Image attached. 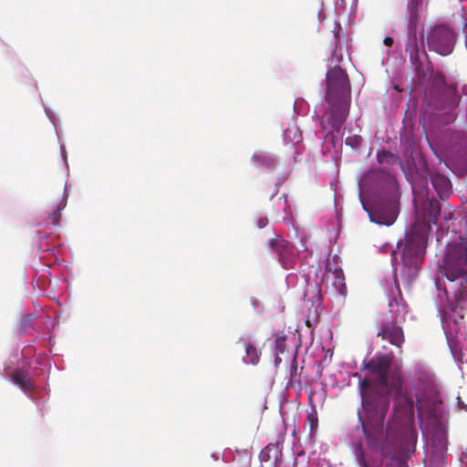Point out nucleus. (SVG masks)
<instances>
[{
    "label": "nucleus",
    "instance_id": "f257e3e1",
    "mask_svg": "<svg viewBox=\"0 0 467 467\" xmlns=\"http://www.w3.org/2000/svg\"><path fill=\"white\" fill-rule=\"evenodd\" d=\"M441 273L451 283H457L454 289L455 311L463 317L467 309V239L460 236L458 241L447 244Z\"/></svg>",
    "mask_w": 467,
    "mask_h": 467
},
{
    "label": "nucleus",
    "instance_id": "f03ea898",
    "mask_svg": "<svg viewBox=\"0 0 467 467\" xmlns=\"http://www.w3.org/2000/svg\"><path fill=\"white\" fill-rule=\"evenodd\" d=\"M426 246V234L416 231L407 233L404 240L398 242V249H401L400 276L409 284L417 277L420 270Z\"/></svg>",
    "mask_w": 467,
    "mask_h": 467
},
{
    "label": "nucleus",
    "instance_id": "7ed1b4c3",
    "mask_svg": "<svg viewBox=\"0 0 467 467\" xmlns=\"http://www.w3.org/2000/svg\"><path fill=\"white\" fill-rule=\"evenodd\" d=\"M400 211V192L395 181L380 192L373 206L368 210L371 222L389 226L397 220Z\"/></svg>",
    "mask_w": 467,
    "mask_h": 467
},
{
    "label": "nucleus",
    "instance_id": "20e7f679",
    "mask_svg": "<svg viewBox=\"0 0 467 467\" xmlns=\"http://www.w3.org/2000/svg\"><path fill=\"white\" fill-rule=\"evenodd\" d=\"M425 98L430 107L443 110L447 114L455 109L459 100L455 87L448 85L441 73L432 76L431 87L426 91Z\"/></svg>",
    "mask_w": 467,
    "mask_h": 467
},
{
    "label": "nucleus",
    "instance_id": "39448f33",
    "mask_svg": "<svg viewBox=\"0 0 467 467\" xmlns=\"http://www.w3.org/2000/svg\"><path fill=\"white\" fill-rule=\"evenodd\" d=\"M326 101H350V82L345 70L339 66L330 68L326 75Z\"/></svg>",
    "mask_w": 467,
    "mask_h": 467
},
{
    "label": "nucleus",
    "instance_id": "423d86ee",
    "mask_svg": "<svg viewBox=\"0 0 467 467\" xmlns=\"http://www.w3.org/2000/svg\"><path fill=\"white\" fill-rule=\"evenodd\" d=\"M328 108L320 119V128L328 133L339 132L349 112L348 100L327 101Z\"/></svg>",
    "mask_w": 467,
    "mask_h": 467
},
{
    "label": "nucleus",
    "instance_id": "0eeeda50",
    "mask_svg": "<svg viewBox=\"0 0 467 467\" xmlns=\"http://www.w3.org/2000/svg\"><path fill=\"white\" fill-rule=\"evenodd\" d=\"M455 41L454 32L443 25L435 26L427 32L429 48L441 56H447L452 52Z\"/></svg>",
    "mask_w": 467,
    "mask_h": 467
},
{
    "label": "nucleus",
    "instance_id": "6e6552de",
    "mask_svg": "<svg viewBox=\"0 0 467 467\" xmlns=\"http://www.w3.org/2000/svg\"><path fill=\"white\" fill-rule=\"evenodd\" d=\"M425 199L420 203V196L414 198L417 222L427 226L431 230V224H437L441 215V204L433 197L430 196L429 189H426Z\"/></svg>",
    "mask_w": 467,
    "mask_h": 467
},
{
    "label": "nucleus",
    "instance_id": "1a4fd4ad",
    "mask_svg": "<svg viewBox=\"0 0 467 467\" xmlns=\"http://www.w3.org/2000/svg\"><path fill=\"white\" fill-rule=\"evenodd\" d=\"M409 450L403 446V439L401 437L393 438L387 435V439L381 447V456L387 466L390 467H408L404 459Z\"/></svg>",
    "mask_w": 467,
    "mask_h": 467
},
{
    "label": "nucleus",
    "instance_id": "9d476101",
    "mask_svg": "<svg viewBox=\"0 0 467 467\" xmlns=\"http://www.w3.org/2000/svg\"><path fill=\"white\" fill-rule=\"evenodd\" d=\"M443 152L450 161L454 162H467V133L462 130H454L441 144Z\"/></svg>",
    "mask_w": 467,
    "mask_h": 467
},
{
    "label": "nucleus",
    "instance_id": "9b49d317",
    "mask_svg": "<svg viewBox=\"0 0 467 467\" xmlns=\"http://www.w3.org/2000/svg\"><path fill=\"white\" fill-rule=\"evenodd\" d=\"M377 336L400 349H401L405 342V335L402 327L400 326L391 316L388 315L380 316L378 321ZM401 352L402 350L400 351V353Z\"/></svg>",
    "mask_w": 467,
    "mask_h": 467
},
{
    "label": "nucleus",
    "instance_id": "f8f14e48",
    "mask_svg": "<svg viewBox=\"0 0 467 467\" xmlns=\"http://www.w3.org/2000/svg\"><path fill=\"white\" fill-rule=\"evenodd\" d=\"M268 244L285 269L295 268L297 262V253L295 246L289 241L276 234L269 240Z\"/></svg>",
    "mask_w": 467,
    "mask_h": 467
},
{
    "label": "nucleus",
    "instance_id": "ddd939ff",
    "mask_svg": "<svg viewBox=\"0 0 467 467\" xmlns=\"http://www.w3.org/2000/svg\"><path fill=\"white\" fill-rule=\"evenodd\" d=\"M391 388L396 390L394 399V411L397 417H402L408 420L414 418L415 403L411 395L401 388L400 378L393 379Z\"/></svg>",
    "mask_w": 467,
    "mask_h": 467
},
{
    "label": "nucleus",
    "instance_id": "4468645a",
    "mask_svg": "<svg viewBox=\"0 0 467 467\" xmlns=\"http://www.w3.org/2000/svg\"><path fill=\"white\" fill-rule=\"evenodd\" d=\"M392 363V358L389 355H380L371 358L364 364V368L369 370L371 377L375 379V385L382 390L389 388V370Z\"/></svg>",
    "mask_w": 467,
    "mask_h": 467
},
{
    "label": "nucleus",
    "instance_id": "2eb2a0df",
    "mask_svg": "<svg viewBox=\"0 0 467 467\" xmlns=\"http://www.w3.org/2000/svg\"><path fill=\"white\" fill-rule=\"evenodd\" d=\"M417 412L419 421L424 419L431 420L434 423H440L443 410L442 401L438 396L428 397L426 399L417 398Z\"/></svg>",
    "mask_w": 467,
    "mask_h": 467
},
{
    "label": "nucleus",
    "instance_id": "dca6fc26",
    "mask_svg": "<svg viewBox=\"0 0 467 467\" xmlns=\"http://www.w3.org/2000/svg\"><path fill=\"white\" fill-rule=\"evenodd\" d=\"M422 3V0H408V36L410 43L406 47V50L410 49V58L417 57L419 53L417 44L412 46L411 38L416 40V29L420 20V11L421 10Z\"/></svg>",
    "mask_w": 467,
    "mask_h": 467
},
{
    "label": "nucleus",
    "instance_id": "f3484780",
    "mask_svg": "<svg viewBox=\"0 0 467 467\" xmlns=\"http://www.w3.org/2000/svg\"><path fill=\"white\" fill-rule=\"evenodd\" d=\"M362 406L372 416L376 417L379 422H383L389 408V401L388 398H379L376 400H371L368 397H363Z\"/></svg>",
    "mask_w": 467,
    "mask_h": 467
},
{
    "label": "nucleus",
    "instance_id": "a211bd4d",
    "mask_svg": "<svg viewBox=\"0 0 467 467\" xmlns=\"http://www.w3.org/2000/svg\"><path fill=\"white\" fill-rule=\"evenodd\" d=\"M431 182L435 192L441 200H444L451 195V182L446 176L441 173L431 174Z\"/></svg>",
    "mask_w": 467,
    "mask_h": 467
},
{
    "label": "nucleus",
    "instance_id": "6ab92c4d",
    "mask_svg": "<svg viewBox=\"0 0 467 467\" xmlns=\"http://www.w3.org/2000/svg\"><path fill=\"white\" fill-rule=\"evenodd\" d=\"M243 344L245 349V357L244 362L246 364L256 365L258 364L261 357V350L254 343L246 340H243Z\"/></svg>",
    "mask_w": 467,
    "mask_h": 467
},
{
    "label": "nucleus",
    "instance_id": "aec40b11",
    "mask_svg": "<svg viewBox=\"0 0 467 467\" xmlns=\"http://www.w3.org/2000/svg\"><path fill=\"white\" fill-rule=\"evenodd\" d=\"M12 381L17 385L23 391L28 392L32 390L33 384L28 377V375L19 369H16L11 374Z\"/></svg>",
    "mask_w": 467,
    "mask_h": 467
},
{
    "label": "nucleus",
    "instance_id": "412c9836",
    "mask_svg": "<svg viewBox=\"0 0 467 467\" xmlns=\"http://www.w3.org/2000/svg\"><path fill=\"white\" fill-rule=\"evenodd\" d=\"M253 160L257 166H265L267 169H274L276 166V159L273 154L267 152H258L253 156Z\"/></svg>",
    "mask_w": 467,
    "mask_h": 467
},
{
    "label": "nucleus",
    "instance_id": "4be33fe9",
    "mask_svg": "<svg viewBox=\"0 0 467 467\" xmlns=\"http://www.w3.org/2000/svg\"><path fill=\"white\" fill-rule=\"evenodd\" d=\"M377 161L379 164H386L392 166L395 163L400 162V158L389 150H380L377 153Z\"/></svg>",
    "mask_w": 467,
    "mask_h": 467
},
{
    "label": "nucleus",
    "instance_id": "5701e85b",
    "mask_svg": "<svg viewBox=\"0 0 467 467\" xmlns=\"http://www.w3.org/2000/svg\"><path fill=\"white\" fill-rule=\"evenodd\" d=\"M67 204V199L66 197H62L60 202L57 206V209L49 214V219L51 221V223L53 225H57L61 219V211L65 208Z\"/></svg>",
    "mask_w": 467,
    "mask_h": 467
},
{
    "label": "nucleus",
    "instance_id": "b1692460",
    "mask_svg": "<svg viewBox=\"0 0 467 467\" xmlns=\"http://www.w3.org/2000/svg\"><path fill=\"white\" fill-rule=\"evenodd\" d=\"M414 377L417 380L425 382L429 378V374L422 366H416L414 368Z\"/></svg>",
    "mask_w": 467,
    "mask_h": 467
},
{
    "label": "nucleus",
    "instance_id": "393cba45",
    "mask_svg": "<svg viewBox=\"0 0 467 467\" xmlns=\"http://www.w3.org/2000/svg\"><path fill=\"white\" fill-rule=\"evenodd\" d=\"M275 203H276V205H277V209L275 211H274V213H275L276 215H278V213H279V209H283V211L285 213H286V210L288 208V203H287L286 197L284 194L277 197L276 200L275 201Z\"/></svg>",
    "mask_w": 467,
    "mask_h": 467
},
{
    "label": "nucleus",
    "instance_id": "a878e982",
    "mask_svg": "<svg viewBox=\"0 0 467 467\" xmlns=\"http://www.w3.org/2000/svg\"><path fill=\"white\" fill-rule=\"evenodd\" d=\"M360 138L358 136L348 137L346 139V144L351 146L352 148L358 147L360 143Z\"/></svg>",
    "mask_w": 467,
    "mask_h": 467
},
{
    "label": "nucleus",
    "instance_id": "bb28decb",
    "mask_svg": "<svg viewBox=\"0 0 467 467\" xmlns=\"http://www.w3.org/2000/svg\"><path fill=\"white\" fill-rule=\"evenodd\" d=\"M275 348L279 353H284L285 348V341L283 337H277L275 339Z\"/></svg>",
    "mask_w": 467,
    "mask_h": 467
},
{
    "label": "nucleus",
    "instance_id": "cd10ccee",
    "mask_svg": "<svg viewBox=\"0 0 467 467\" xmlns=\"http://www.w3.org/2000/svg\"><path fill=\"white\" fill-rule=\"evenodd\" d=\"M372 384H375V379L373 377H371V379H364L361 382H360V385L362 388H368L370 387Z\"/></svg>",
    "mask_w": 467,
    "mask_h": 467
},
{
    "label": "nucleus",
    "instance_id": "c85d7f7f",
    "mask_svg": "<svg viewBox=\"0 0 467 467\" xmlns=\"http://www.w3.org/2000/svg\"><path fill=\"white\" fill-rule=\"evenodd\" d=\"M337 279L338 284H339V285H340V290H341V291H340V293H341L342 295H344V294L346 293V289H347V288H346V285H345V283L343 282V278H341V277L338 275V276H337Z\"/></svg>",
    "mask_w": 467,
    "mask_h": 467
},
{
    "label": "nucleus",
    "instance_id": "c756f323",
    "mask_svg": "<svg viewBox=\"0 0 467 467\" xmlns=\"http://www.w3.org/2000/svg\"><path fill=\"white\" fill-rule=\"evenodd\" d=\"M268 223V219L266 217L261 218L257 222L258 228H264Z\"/></svg>",
    "mask_w": 467,
    "mask_h": 467
},
{
    "label": "nucleus",
    "instance_id": "7c9ffc66",
    "mask_svg": "<svg viewBox=\"0 0 467 467\" xmlns=\"http://www.w3.org/2000/svg\"><path fill=\"white\" fill-rule=\"evenodd\" d=\"M384 44L388 47H391L393 45V38L390 36H386L383 40Z\"/></svg>",
    "mask_w": 467,
    "mask_h": 467
},
{
    "label": "nucleus",
    "instance_id": "2f4dec72",
    "mask_svg": "<svg viewBox=\"0 0 467 467\" xmlns=\"http://www.w3.org/2000/svg\"><path fill=\"white\" fill-rule=\"evenodd\" d=\"M296 369H297V367H296V357L293 358V370L295 371V373H296Z\"/></svg>",
    "mask_w": 467,
    "mask_h": 467
},
{
    "label": "nucleus",
    "instance_id": "473e14b6",
    "mask_svg": "<svg viewBox=\"0 0 467 467\" xmlns=\"http://www.w3.org/2000/svg\"><path fill=\"white\" fill-rule=\"evenodd\" d=\"M317 426V417H314L311 422V428Z\"/></svg>",
    "mask_w": 467,
    "mask_h": 467
},
{
    "label": "nucleus",
    "instance_id": "72a5a7b5",
    "mask_svg": "<svg viewBox=\"0 0 467 467\" xmlns=\"http://www.w3.org/2000/svg\"><path fill=\"white\" fill-rule=\"evenodd\" d=\"M281 360H282V359H281V358H280V357H278V356H276V357H275V366H276V367L279 365V363L281 362Z\"/></svg>",
    "mask_w": 467,
    "mask_h": 467
},
{
    "label": "nucleus",
    "instance_id": "f704fd0d",
    "mask_svg": "<svg viewBox=\"0 0 467 467\" xmlns=\"http://www.w3.org/2000/svg\"><path fill=\"white\" fill-rule=\"evenodd\" d=\"M411 440H412L411 441H412V443H413V446H415V444H416V438H415V437H412V439H411Z\"/></svg>",
    "mask_w": 467,
    "mask_h": 467
},
{
    "label": "nucleus",
    "instance_id": "c9c22d12",
    "mask_svg": "<svg viewBox=\"0 0 467 467\" xmlns=\"http://www.w3.org/2000/svg\"><path fill=\"white\" fill-rule=\"evenodd\" d=\"M317 290H318V298L320 299V297H321V296H320L321 289H320V288H318Z\"/></svg>",
    "mask_w": 467,
    "mask_h": 467
},
{
    "label": "nucleus",
    "instance_id": "e433bc0d",
    "mask_svg": "<svg viewBox=\"0 0 467 467\" xmlns=\"http://www.w3.org/2000/svg\"><path fill=\"white\" fill-rule=\"evenodd\" d=\"M396 255V251H393L392 252V256H395Z\"/></svg>",
    "mask_w": 467,
    "mask_h": 467
},
{
    "label": "nucleus",
    "instance_id": "4c0bfd02",
    "mask_svg": "<svg viewBox=\"0 0 467 467\" xmlns=\"http://www.w3.org/2000/svg\"><path fill=\"white\" fill-rule=\"evenodd\" d=\"M397 260V257L393 258V265L395 264V261Z\"/></svg>",
    "mask_w": 467,
    "mask_h": 467
},
{
    "label": "nucleus",
    "instance_id": "58836bf2",
    "mask_svg": "<svg viewBox=\"0 0 467 467\" xmlns=\"http://www.w3.org/2000/svg\"><path fill=\"white\" fill-rule=\"evenodd\" d=\"M306 325H307L308 327H310L309 320H307V321H306Z\"/></svg>",
    "mask_w": 467,
    "mask_h": 467
}]
</instances>
